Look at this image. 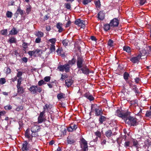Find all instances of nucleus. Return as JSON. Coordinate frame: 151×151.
<instances>
[{
  "instance_id": "obj_1",
  "label": "nucleus",
  "mask_w": 151,
  "mask_h": 151,
  "mask_svg": "<svg viewBox=\"0 0 151 151\" xmlns=\"http://www.w3.org/2000/svg\"><path fill=\"white\" fill-rule=\"evenodd\" d=\"M130 112L128 111L122 112L119 110H117L116 115L124 120L125 123L132 126L137 125V119L136 118L130 116Z\"/></svg>"
},
{
  "instance_id": "obj_2",
  "label": "nucleus",
  "mask_w": 151,
  "mask_h": 151,
  "mask_svg": "<svg viewBox=\"0 0 151 151\" xmlns=\"http://www.w3.org/2000/svg\"><path fill=\"white\" fill-rule=\"evenodd\" d=\"M91 110L92 111L95 112V114L97 116L102 115L103 114V111L101 107L96 104H92L91 105Z\"/></svg>"
},
{
  "instance_id": "obj_3",
  "label": "nucleus",
  "mask_w": 151,
  "mask_h": 151,
  "mask_svg": "<svg viewBox=\"0 0 151 151\" xmlns=\"http://www.w3.org/2000/svg\"><path fill=\"white\" fill-rule=\"evenodd\" d=\"M29 130L28 129L26 131L25 134V137L28 139L29 142L33 143L37 141V137L38 136H35L34 135H33V134H32L30 135L29 133Z\"/></svg>"
},
{
  "instance_id": "obj_4",
  "label": "nucleus",
  "mask_w": 151,
  "mask_h": 151,
  "mask_svg": "<svg viewBox=\"0 0 151 151\" xmlns=\"http://www.w3.org/2000/svg\"><path fill=\"white\" fill-rule=\"evenodd\" d=\"M29 91L31 92L33 94L37 93V92H41L42 91L41 88L38 87L37 86L32 85L31 86L29 89Z\"/></svg>"
},
{
  "instance_id": "obj_5",
  "label": "nucleus",
  "mask_w": 151,
  "mask_h": 151,
  "mask_svg": "<svg viewBox=\"0 0 151 151\" xmlns=\"http://www.w3.org/2000/svg\"><path fill=\"white\" fill-rule=\"evenodd\" d=\"M70 67L69 65L66 64L63 65H59L58 67V69L60 71L63 72L65 71L66 72H68L70 71Z\"/></svg>"
},
{
  "instance_id": "obj_6",
  "label": "nucleus",
  "mask_w": 151,
  "mask_h": 151,
  "mask_svg": "<svg viewBox=\"0 0 151 151\" xmlns=\"http://www.w3.org/2000/svg\"><path fill=\"white\" fill-rule=\"evenodd\" d=\"M76 63L77 68L79 69L81 68L86 65L85 63L84 59L82 57H77Z\"/></svg>"
},
{
  "instance_id": "obj_7",
  "label": "nucleus",
  "mask_w": 151,
  "mask_h": 151,
  "mask_svg": "<svg viewBox=\"0 0 151 151\" xmlns=\"http://www.w3.org/2000/svg\"><path fill=\"white\" fill-rule=\"evenodd\" d=\"M80 144L83 151H86L88 150L87 142L83 138L81 139Z\"/></svg>"
},
{
  "instance_id": "obj_8",
  "label": "nucleus",
  "mask_w": 151,
  "mask_h": 151,
  "mask_svg": "<svg viewBox=\"0 0 151 151\" xmlns=\"http://www.w3.org/2000/svg\"><path fill=\"white\" fill-rule=\"evenodd\" d=\"M40 129V127L37 125L33 126L31 129L33 135H34L35 136H38L37 132Z\"/></svg>"
},
{
  "instance_id": "obj_9",
  "label": "nucleus",
  "mask_w": 151,
  "mask_h": 151,
  "mask_svg": "<svg viewBox=\"0 0 151 151\" xmlns=\"http://www.w3.org/2000/svg\"><path fill=\"white\" fill-rule=\"evenodd\" d=\"M78 71L80 70L82 71V73L84 74L88 75L89 74L90 72V70L88 68L86 65L84 66L81 68H79Z\"/></svg>"
},
{
  "instance_id": "obj_10",
  "label": "nucleus",
  "mask_w": 151,
  "mask_h": 151,
  "mask_svg": "<svg viewBox=\"0 0 151 151\" xmlns=\"http://www.w3.org/2000/svg\"><path fill=\"white\" fill-rule=\"evenodd\" d=\"M111 27H117L119 24V20L117 18H114L111 20L110 22Z\"/></svg>"
},
{
  "instance_id": "obj_11",
  "label": "nucleus",
  "mask_w": 151,
  "mask_h": 151,
  "mask_svg": "<svg viewBox=\"0 0 151 151\" xmlns=\"http://www.w3.org/2000/svg\"><path fill=\"white\" fill-rule=\"evenodd\" d=\"M75 23L81 28L84 27L85 26V22L84 20H81L80 19H78L76 20Z\"/></svg>"
},
{
  "instance_id": "obj_12",
  "label": "nucleus",
  "mask_w": 151,
  "mask_h": 151,
  "mask_svg": "<svg viewBox=\"0 0 151 151\" xmlns=\"http://www.w3.org/2000/svg\"><path fill=\"white\" fill-rule=\"evenodd\" d=\"M134 109V114L136 115L139 116L140 118H142L141 115V114L142 112V109L139 106H137V107H135Z\"/></svg>"
},
{
  "instance_id": "obj_13",
  "label": "nucleus",
  "mask_w": 151,
  "mask_h": 151,
  "mask_svg": "<svg viewBox=\"0 0 151 151\" xmlns=\"http://www.w3.org/2000/svg\"><path fill=\"white\" fill-rule=\"evenodd\" d=\"M78 128V126L77 124H71L67 129L68 131L69 132H72L75 131Z\"/></svg>"
},
{
  "instance_id": "obj_14",
  "label": "nucleus",
  "mask_w": 151,
  "mask_h": 151,
  "mask_svg": "<svg viewBox=\"0 0 151 151\" xmlns=\"http://www.w3.org/2000/svg\"><path fill=\"white\" fill-rule=\"evenodd\" d=\"M141 56L140 55H138L137 56L133 57L131 58V61L134 63H138L141 59Z\"/></svg>"
},
{
  "instance_id": "obj_15",
  "label": "nucleus",
  "mask_w": 151,
  "mask_h": 151,
  "mask_svg": "<svg viewBox=\"0 0 151 151\" xmlns=\"http://www.w3.org/2000/svg\"><path fill=\"white\" fill-rule=\"evenodd\" d=\"M43 52V50H42L38 49H37L36 50H34V57H41Z\"/></svg>"
},
{
  "instance_id": "obj_16",
  "label": "nucleus",
  "mask_w": 151,
  "mask_h": 151,
  "mask_svg": "<svg viewBox=\"0 0 151 151\" xmlns=\"http://www.w3.org/2000/svg\"><path fill=\"white\" fill-rule=\"evenodd\" d=\"M45 114L44 112L43 111L40 113L38 118V123H40L43 122L44 119V116L45 115Z\"/></svg>"
},
{
  "instance_id": "obj_17",
  "label": "nucleus",
  "mask_w": 151,
  "mask_h": 151,
  "mask_svg": "<svg viewBox=\"0 0 151 151\" xmlns=\"http://www.w3.org/2000/svg\"><path fill=\"white\" fill-rule=\"evenodd\" d=\"M29 147L28 145V143L27 141H24L22 144V149L23 151H27L29 150Z\"/></svg>"
},
{
  "instance_id": "obj_18",
  "label": "nucleus",
  "mask_w": 151,
  "mask_h": 151,
  "mask_svg": "<svg viewBox=\"0 0 151 151\" xmlns=\"http://www.w3.org/2000/svg\"><path fill=\"white\" fill-rule=\"evenodd\" d=\"M73 81L71 78H68L65 81V84L68 87H70L73 83Z\"/></svg>"
},
{
  "instance_id": "obj_19",
  "label": "nucleus",
  "mask_w": 151,
  "mask_h": 151,
  "mask_svg": "<svg viewBox=\"0 0 151 151\" xmlns=\"http://www.w3.org/2000/svg\"><path fill=\"white\" fill-rule=\"evenodd\" d=\"M17 93L19 95L22 94L24 93V89L22 86H17Z\"/></svg>"
},
{
  "instance_id": "obj_20",
  "label": "nucleus",
  "mask_w": 151,
  "mask_h": 151,
  "mask_svg": "<svg viewBox=\"0 0 151 151\" xmlns=\"http://www.w3.org/2000/svg\"><path fill=\"white\" fill-rule=\"evenodd\" d=\"M51 108L52 106L51 105L46 104L43 107L44 111H44L45 113V112H48Z\"/></svg>"
},
{
  "instance_id": "obj_21",
  "label": "nucleus",
  "mask_w": 151,
  "mask_h": 151,
  "mask_svg": "<svg viewBox=\"0 0 151 151\" xmlns=\"http://www.w3.org/2000/svg\"><path fill=\"white\" fill-rule=\"evenodd\" d=\"M105 17V14L104 13L103 11L100 12L98 14L97 18L100 20H103Z\"/></svg>"
},
{
  "instance_id": "obj_22",
  "label": "nucleus",
  "mask_w": 151,
  "mask_h": 151,
  "mask_svg": "<svg viewBox=\"0 0 151 151\" xmlns=\"http://www.w3.org/2000/svg\"><path fill=\"white\" fill-rule=\"evenodd\" d=\"M95 134L96 136V137L93 139V141L96 142L98 140V137L100 138L101 135V134L100 131H97L96 132H95Z\"/></svg>"
},
{
  "instance_id": "obj_23",
  "label": "nucleus",
  "mask_w": 151,
  "mask_h": 151,
  "mask_svg": "<svg viewBox=\"0 0 151 151\" xmlns=\"http://www.w3.org/2000/svg\"><path fill=\"white\" fill-rule=\"evenodd\" d=\"M63 24L60 22L56 24V27L58 29V32H62L63 29L62 28Z\"/></svg>"
},
{
  "instance_id": "obj_24",
  "label": "nucleus",
  "mask_w": 151,
  "mask_h": 151,
  "mask_svg": "<svg viewBox=\"0 0 151 151\" xmlns=\"http://www.w3.org/2000/svg\"><path fill=\"white\" fill-rule=\"evenodd\" d=\"M84 96L90 101L94 100V98L92 95L89 93H86L84 94Z\"/></svg>"
},
{
  "instance_id": "obj_25",
  "label": "nucleus",
  "mask_w": 151,
  "mask_h": 151,
  "mask_svg": "<svg viewBox=\"0 0 151 151\" xmlns=\"http://www.w3.org/2000/svg\"><path fill=\"white\" fill-rule=\"evenodd\" d=\"M111 27L110 23L109 24H105L104 25V29L106 31H107L109 30Z\"/></svg>"
},
{
  "instance_id": "obj_26",
  "label": "nucleus",
  "mask_w": 151,
  "mask_h": 151,
  "mask_svg": "<svg viewBox=\"0 0 151 151\" xmlns=\"http://www.w3.org/2000/svg\"><path fill=\"white\" fill-rule=\"evenodd\" d=\"M18 32L16 28L14 27L10 31L9 33V34L11 35H15L17 34Z\"/></svg>"
},
{
  "instance_id": "obj_27",
  "label": "nucleus",
  "mask_w": 151,
  "mask_h": 151,
  "mask_svg": "<svg viewBox=\"0 0 151 151\" xmlns=\"http://www.w3.org/2000/svg\"><path fill=\"white\" fill-rule=\"evenodd\" d=\"M100 116V117L99 118V123L101 124H102L106 120V117L102 115Z\"/></svg>"
},
{
  "instance_id": "obj_28",
  "label": "nucleus",
  "mask_w": 151,
  "mask_h": 151,
  "mask_svg": "<svg viewBox=\"0 0 151 151\" xmlns=\"http://www.w3.org/2000/svg\"><path fill=\"white\" fill-rule=\"evenodd\" d=\"M147 54V52L146 50L144 48H142V49L140 51L138 55L141 56V57L142 56L145 55Z\"/></svg>"
},
{
  "instance_id": "obj_29",
  "label": "nucleus",
  "mask_w": 151,
  "mask_h": 151,
  "mask_svg": "<svg viewBox=\"0 0 151 151\" xmlns=\"http://www.w3.org/2000/svg\"><path fill=\"white\" fill-rule=\"evenodd\" d=\"M65 8L67 9L71 10V3L70 2L66 3L64 4Z\"/></svg>"
},
{
  "instance_id": "obj_30",
  "label": "nucleus",
  "mask_w": 151,
  "mask_h": 151,
  "mask_svg": "<svg viewBox=\"0 0 151 151\" xmlns=\"http://www.w3.org/2000/svg\"><path fill=\"white\" fill-rule=\"evenodd\" d=\"M58 55L63 56L64 55L63 54V50L61 48H59L56 51Z\"/></svg>"
},
{
  "instance_id": "obj_31",
  "label": "nucleus",
  "mask_w": 151,
  "mask_h": 151,
  "mask_svg": "<svg viewBox=\"0 0 151 151\" xmlns=\"http://www.w3.org/2000/svg\"><path fill=\"white\" fill-rule=\"evenodd\" d=\"M131 103L132 105L133 106V107H134V108L138 106L137 104V101L136 100L131 101Z\"/></svg>"
},
{
  "instance_id": "obj_32",
  "label": "nucleus",
  "mask_w": 151,
  "mask_h": 151,
  "mask_svg": "<svg viewBox=\"0 0 151 151\" xmlns=\"http://www.w3.org/2000/svg\"><path fill=\"white\" fill-rule=\"evenodd\" d=\"M9 41L10 44L13 43H15L17 42L16 39V38L14 37H11L9 38Z\"/></svg>"
},
{
  "instance_id": "obj_33",
  "label": "nucleus",
  "mask_w": 151,
  "mask_h": 151,
  "mask_svg": "<svg viewBox=\"0 0 151 151\" xmlns=\"http://www.w3.org/2000/svg\"><path fill=\"white\" fill-rule=\"evenodd\" d=\"M16 12H17L21 16L24 14V11L21 9L20 6H18Z\"/></svg>"
},
{
  "instance_id": "obj_34",
  "label": "nucleus",
  "mask_w": 151,
  "mask_h": 151,
  "mask_svg": "<svg viewBox=\"0 0 151 151\" xmlns=\"http://www.w3.org/2000/svg\"><path fill=\"white\" fill-rule=\"evenodd\" d=\"M112 134V132L111 130H109L105 132V135L108 138L110 137Z\"/></svg>"
},
{
  "instance_id": "obj_35",
  "label": "nucleus",
  "mask_w": 151,
  "mask_h": 151,
  "mask_svg": "<svg viewBox=\"0 0 151 151\" xmlns=\"http://www.w3.org/2000/svg\"><path fill=\"white\" fill-rule=\"evenodd\" d=\"M123 50L126 52L129 53L131 52V48L128 46H124L123 47Z\"/></svg>"
},
{
  "instance_id": "obj_36",
  "label": "nucleus",
  "mask_w": 151,
  "mask_h": 151,
  "mask_svg": "<svg viewBox=\"0 0 151 151\" xmlns=\"http://www.w3.org/2000/svg\"><path fill=\"white\" fill-rule=\"evenodd\" d=\"M76 62V60L74 58H73L72 60H69L68 62V64L69 65H73Z\"/></svg>"
},
{
  "instance_id": "obj_37",
  "label": "nucleus",
  "mask_w": 151,
  "mask_h": 151,
  "mask_svg": "<svg viewBox=\"0 0 151 151\" xmlns=\"http://www.w3.org/2000/svg\"><path fill=\"white\" fill-rule=\"evenodd\" d=\"M56 41V39L55 38H53L51 39H50L48 40L49 42L51 43V45H55Z\"/></svg>"
},
{
  "instance_id": "obj_38",
  "label": "nucleus",
  "mask_w": 151,
  "mask_h": 151,
  "mask_svg": "<svg viewBox=\"0 0 151 151\" xmlns=\"http://www.w3.org/2000/svg\"><path fill=\"white\" fill-rule=\"evenodd\" d=\"M43 33L41 32H37L35 34V35L41 38V37H42L43 36Z\"/></svg>"
},
{
  "instance_id": "obj_39",
  "label": "nucleus",
  "mask_w": 151,
  "mask_h": 151,
  "mask_svg": "<svg viewBox=\"0 0 151 151\" xmlns=\"http://www.w3.org/2000/svg\"><path fill=\"white\" fill-rule=\"evenodd\" d=\"M65 94L62 93H60L58 94L57 96V97L58 99H60L62 98H64V96Z\"/></svg>"
},
{
  "instance_id": "obj_40",
  "label": "nucleus",
  "mask_w": 151,
  "mask_h": 151,
  "mask_svg": "<svg viewBox=\"0 0 151 151\" xmlns=\"http://www.w3.org/2000/svg\"><path fill=\"white\" fill-rule=\"evenodd\" d=\"M68 40L66 39L63 40L62 42V43L63 44V45L65 47H66L68 46Z\"/></svg>"
},
{
  "instance_id": "obj_41",
  "label": "nucleus",
  "mask_w": 151,
  "mask_h": 151,
  "mask_svg": "<svg viewBox=\"0 0 151 151\" xmlns=\"http://www.w3.org/2000/svg\"><path fill=\"white\" fill-rule=\"evenodd\" d=\"M75 142V141L74 139L67 138V142L68 144H73Z\"/></svg>"
},
{
  "instance_id": "obj_42",
  "label": "nucleus",
  "mask_w": 151,
  "mask_h": 151,
  "mask_svg": "<svg viewBox=\"0 0 151 151\" xmlns=\"http://www.w3.org/2000/svg\"><path fill=\"white\" fill-rule=\"evenodd\" d=\"M50 50L51 52L55 51V45H50Z\"/></svg>"
},
{
  "instance_id": "obj_43",
  "label": "nucleus",
  "mask_w": 151,
  "mask_h": 151,
  "mask_svg": "<svg viewBox=\"0 0 151 151\" xmlns=\"http://www.w3.org/2000/svg\"><path fill=\"white\" fill-rule=\"evenodd\" d=\"M6 16L8 18H11L12 15V13L10 11H8L6 13Z\"/></svg>"
},
{
  "instance_id": "obj_44",
  "label": "nucleus",
  "mask_w": 151,
  "mask_h": 151,
  "mask_svg": "<svg viewBox=\"0 0 151 151\" xmlns=\"http://www.w3.org/2000/svg\"><path fill=\"white\" fill-rule=\"evenodd\" d=\"M46 83H45L44 81L43 80H41L39 81L38 83V85L39 86H41L42 85L45 84Z\"/></svg>"
},
{
  "instance_id": "obj_45",
  "label": "nucleus",
  "mask_w": 151,
  "mask_h": 151,
  "mask_svg": "<svg viewBox=\"0 0 151 151\" xmlns=\"http://www.w3.org/2000/svg\"><path fill=\"white\" fill-rule=\"evenodd\" d=\"M22 81V78H18L17 79V86H21Z\"/></svg>"
},
{
  "instance_id": "obj_46",
  "label": "nucleus",
  "mask_w": 151,
  "mask_h": 151,
  "mask_svg": "<svg viewBox=\"0 0 151 151\" xmlns=\"http://www.w3.org/2000/svg\"><path fill=\"white\" fill-rule=\"evenodd\" d=\"M7 29H5L4 30H2L1 31V34L3 35H6L7 34Z\"/></svg>"
},
{
  "instance_id": "obj_47",
  "label": "nucleus",
  "mask_w": 151,
  "mask_h": 151,
  "mask_svg": "<svg viewBox=\"0 0 151 151\" xmlns=\"http://www.w3.org/2000/svg\"><path fill=\"white\" fill-rule=\"evenodd\" d=\"M129 76V74L125 72L124 75V79L126 80H127Z\"/></svg>"
},
{
  "instance_id": "obj_48",
  "label": "nucleus",
  "mask_w": 151,
  "mask_h": 151,
  "mask_svg": "<svg viewBox=\"0 0 151 151\" xmlns=\"http://www.w3.org/2000/svg\"><path fill=\"white\" fill-rule=\"evenodd\" d=\"M22 47L23 48V50H25L28 47L27 43L25 42L23 43L22 45Z\"/></svg>"
},
{
  "instance_id": "obj_49",
  "label": "nucleus",
  "mask_w": 151,
  "mask_h": 151,
  "mask_svg": "<svg viewBox=\"0 0 151 151\" xmlns=\"http://www.w3.org/2000/svg\"><path fill=\"white\" fill-rule=\"evenodd\" d=\"M113 42H114L112 40L110 39L108 41V44L110 46L112 47L113 46Z\"/></svg>"
},
{
  "instance_id": "obj_50",
  "label": "nucleus",
  "mask_w": 151,
  "mask_h": 151,
  "mask_svg": "<svg viewBox=\"0 0 151 151\" xmlns=\"http://www.w3.org/2000/svg\"><path fill=\"white\" fill-rule=\"evenodd\" d=\"M95 4L97 7L99 8L101 5L100 2L99 1H98L95 2Z\"/></svg>"
},
{
  "instance_id": "obj_51",
  "label": "nucleus",
  "mask_w": 151,
  "mask_h": 151,
  "mask_svg": "<svg viewBox=\"0 0 151 151\" xmlns=\"http://www.w3.org/2000/svg\"><path fill=\"white\" fill-rule=\"evenodd\" d=\"M133 142L134 146H135L136 147H138V142L137 140L136 139H133Z\"/></svg>"
},
{
  "instance_id": "obj_52",
  "label": "nucleus",
  "mask_w": 151,
  "mask_h": 151,
  "mask_svg": "<svg viewBox=\"0 0 151 151\" xmlns=\"http://www.w3.org/2000/svg\"><path fill=\"white\" fill-rule=\"evenodd\" d=\"M68 77V76L66 74H62L60 79L62 80V81H63L64 80H65L66 78H67Z\"/></svg>"
},
{
  "instance_id": "obj_53",
  "label": "nucleus",
  "mask_w": 151,
  "mask_h": 151,
  "mask_svg": "<svg viewBox=\"0 0 151 151\" xmlns=\"http://www.w3.org/2000/svg\"><path fill=\"white\" fill-rule=\"evenodd\" d=\"M22 72L21 71H18L17 74V76L18 78H22L21 76L22 75Z\"/></svg>"
},
{
  "instance_id": "obj_54",
  "label": "nucleus",
  "mask_w": 151,
  "mask_h": 151,
  "mask_svg": "<svg viewBox=\"0 0 151 151\" xmlns=\"http://www.w3.org/2000/svg\"><path fill=\"white\" fill-rule=\"evenodd\" d=\"M6 81L4 78H1L0 79V83L1 84H3L5 83Z\"/></svg>"
},
{
  "instance_id": "obj_55",
  "label": "nucleus",
  "mask_w": 151,
  "mask_h": 151,
  "mask_svg": "<svg viewBox=\"0 0 151 151\" xmlns=\"http://www.w3.org/2000/svg\"><path fill=\"white\" fill-rule=\"evenodd\" d=\"M92 0H83V4L84 5L87 4L88 3L90 2Z\"/></svg>"
},
{
  "instance_id": "obj_56",
  "label": "nucleus",
  "mask_w": 151,
  "mask_h": 151,
  "mask_svg": "<svg viewBox=\"0 0 151 151\" xmlns=\"http://www.w3.org/2000/svg\"><path fill=\"white\" fill-rule=\"evenodd\" d=\"M146 2V0H140L139 3L140 5L142 6L144 5Z\"/></svg>"
},
{
  "instance_id": "obj_57",
  "label": "nucleus",
  "mask_w": 151,
  "mask_h": 151,
  "mask_svg": "<svg viewBox=\"0 0 151 151\" xmlns=\"http://www.w3.org/2000/svg\"><path fill=\"white\" fill-rule=\"evenodd\" d=\"M51 78L50 76H46L44 78V81H45L46 82H48L50 80Z\"/></svg>"
},
{
  "instance_id": "obj_58",
  "label": "nucleus",
  "mask_w": 151,
  "mask_h": 151,
  "mask_svg": "<svg viewBox=\"0 0 151 151\" xmlns=\"http://www.w3.org/2000/svg\"><path fill=\"white\" fill-rule=\"evenodd\" d=\"M28 53L30 57H32V56H34V50L32 51H29Z\"/></svg>"
},
{
  "instance_id": "obj_59",
  "label": "nucleus",
  "mask_w": 151,
  "mask_h": 151,
  "mask_svg": "<svg viewBox=\"0 0 151 151\" xmlns=\"http://www.w3.org/2000/svg\"><path fill=\"white\" fill-rule=\"evenodd\" d=\"M145 115L147 117H150L151 116V111H147L146 112Z\"/></svg>"
},
{
  "instance_id": "obj_60",
  "label": "nucleus",
  "mask_w": 151,
  "mask_h": 151,
  "mask_svg": "<svg viewBox=\"0 0 151 151\" xmlns=\"http://www.w3.org/2000/svg\"><path fill=\"white\" fill-rule=\"evenodd\" d=\"M106 141L105 139H101V145L104 146V145H105L106 144Z\"/></svg>"
},
{
  "instance_id": "obj_61",
  "label": "nucleus",
  "mask_w": 151,
  "mask_h": 151,
  "mask_svg": "<svg viewBox=\"0 0 151 151\" xmlns=\"http://www.w3.org/2000/svg\"><path fill=\"white\" fill-rule=\"evenodd\" d=\"M130 88H131V89L132 90H134L135 89H136L137 88L136 86V85H133L132 84H130Z\"/></svg>"
},
{
  "instance_id": "obj_62",
  "label": "nucleus",
  "mask_w": 151,
  "mask_h": 151,
  "mask_svg": "<svg viewBox=\"0 0 151 151\" xmlns=\"http://www.w3.org/2000/svg\"><path fill=\"white\" fill-rule=\"evenodd\" d=\"M23 109V107L22 106H18L16 109V110L17 111H19L22 110Z\"/></svg>"
},
{
  "instance_id": "obj_63",
  "label": "nucleus",
  "mask_w": 151,
  "mask_h": 151,
  "mask_svg": "<svg viewBox=\"0 0 151 151\" xmlns=\"http://www.w3.org/2000/svg\"><path fill=\"white\" fill-rule=\"evenodd\" d=\"M4 108L6 110H10L12 109V107L10 105L6 106Z\"/></svg>"
},
{
  "instance_id": "obj_64",
  "label": "nucleus",
  "mask_w": 151,
  "mask_h": 151,
  "mask_svg": "<svg viewBox=\"0 0 151 151\" xmlns=\"http://www.w3.org/2000/svg\"><path fill=\"white\" fill-rule=\"evenodd\" d=\"M41 38L40 37H37L35 39V42L36 43H39L40 42Z\"/></svg>"
}]
</instances>
